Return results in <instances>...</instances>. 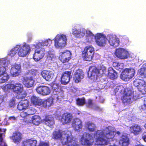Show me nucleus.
I'll use <instances>...</instances> for the list:
<instances>
[{
	"mask_svg": "<svg viewBox=\"0 0 146 146\" xmlns=\"http://www.w3.org/2000/svg\"><path fill=\"white\" fill-rule=\"evenodd\" d=\"M85 126L90 132H94L96 130L95 124L90 121H88L85 123Z\"/></svg>",
	"mask_w": 146,
	"mask_h": 146,
	"instance_id": "nucleus-31",
	"label": "nucleus"
},
{
	"mask_svg": "<svg viewBox=\"0 0 146 146\" xmlns=\"http://www.w3.org/2000/svg\"><path fill=\"white\" fill-rule=\"evenodd\" d=\"M142 138L146 142V132H144L142 134Z\"/></svg>",
	"mask_w": 146,
	"mask_h": 146,
	"instance_id": "nucleus-51",
	"label": "nucleus"
},
{
	"mask_svg": "<svg viewBox=\"0 0 146 146\" xmlns=\"http://www.w3.org/2000/svg\"><path fill=\"white\" fill-rule=\"evenodd\" d=\"M10 118H12V119H15V117H10Z\"/></svg>",
	"mask_w": 146,
	"mask_h": 146,
	"instance_id": "nucleus-58",
	"label": "nucleus"
},
{
	"mask_svg": "<svg viewBox=\"0 0 146 146\" xmlns=\"http://www.w3.org/2000/svg\"><path fill=\"white\" fill-rule=\"evenodd\" d=\"M52 40L50 39L46 40L44 41H42L41 42L38 43V45L40 46H49L52 44Z\"/></svg>",
	"mask_w": 146,
	"mask_h": 146,
	"instance_id": "nucleus-37",
	"label": "nucleus"
},
{
	"mask_svg": "<svg viewBox=\"0 0 146 146\" xmlns=\"http://www.w3.org/2000/svg\"><path fill=\"white\" fill-rule=\"evenodd\" d=\"M94 109H95V110H98L100 109V108L98 106H97V105H96V106H95Z\"/></svg>",
	"mask_w": 146,
	"mask_h": 146,
	"instance_id": "nucleus-53",
	"label": "nucleus"
},
{
	"mask_svg": "<svg viewBox=\"0 0 146 146\" xmlns=\"http://www.w3.org/2000/svg\"><path fill=\"white\" fill-rule=\"evenodd\" d=\"M12 138L15 143H17L21 140L22 139V135L19 132L16 131L13 133Z\"/></svg>",
	"mask_w": 146,
	"mask_h": 146,
	"instance_id": "nucleus-27",
	"label": "nucleus"
},
{
	"mask_svg": "<svg viewBox=\"0 0 146 146\" xmlns=\"http://www.w3.org/2000/svg\"><path fill=\"white\" fill-rule=\"evenodd\" d=\"M52 88L56 92H59L62 91V88L60 85L58 83H54L52 86Z\"/></svg>",
	"mask_w": 146,
	"mask_h": 146,
	"instance_id": "nucleus-36",
	"label": "nucleus"
},
{
	"mask_svg": "<svg viewBox=\"0 0 146 146\" xmlns=\"http://www.w3.org/2000/svg\"><path fill=\"white\" fill-rule=\"evenodd\" d=\"M128 76L129 77V79L132 78L134 76L135 73V70L134 69L132 68H127Z\"/></svg>",
	"mask_w": 146,
	"mask_h": 146,
	"instance_id": "nucleus-43",
	"label": "nucleus"
},
{
	"mask_svg": "<svg viewBox=\"0 0 146 146\" xmlns=\"http://www.w3.org/2000/svg\"><path fill=\"white\" fill-rule=\"evenodd\" d=\"M82 122L78 118L74 119L72 123V127L74 130L78 132L80 131L82 129Z\"/></svg>",
	"mask_w": 146,
	"mask_h": 146,
	"instance_id": "nucleus-15",
	"label": "nucleus"
},
{
	"mask_svg": "<svg viewBox=\"0 0 146 146\" xmlns=\"http://www.w3.org/2000/svg\"><path fill=\"white\" fill-rule=\"evenodd\" d=\"M116 133L118 135H119L120 134V132L119 131H117V132Z\"/></svg>",
	"mask_w": 146,
	"mask_h": 146,
	"instance_id": "nucleus-57",
	"label": "nucleus"
},
{
	"mask_svg": "<svg viewBox=\"0 0 146 146\" xmlns=\"http://www.w3.org/2000/svg\"><path fill=\"white\" fill-rule=\"evenodd\" d=\"M35 90L38 94L42 96H47L50 92V90L49 88L44 85L37 86Z\"/></svg>",
	"mask_w": 146,
	"mask_h": 146,
	"instance_id": "nucleus-12",
	"label": "nucleus"
},
{
	"mask_svg": "<svg viewBox=\"0 0 146 146\" xmlns=\"http://www.w3.org/2000/svg\"><path fill=\"white\" fill-rule=\"evenodd\" d=\"M9 76L6 72L4 66H0V83H2L8 80Z\"/></svg>",
	"mask_w": 146,
	"mask_h": 146,
	"instance_id": "nucleus-17",
	"label": "nucleus"
},
{
	"mask_svg": "<svg viewBox=\"0 0 146 146\" xmlns=\"http://www.w3.org/2000/svg\"><path fill=\"white\" fill-rule=\"evenodd\" d=\"M52 138L54 139H60V141L62 145L67 146H76V141L72 136L70 133L66 131L62 135L60 130L56 129L53 132Z\"/></svg>",
	"mask_w": 146,
	"mask_h": 146,
	"instance_id": "nucleus-1",
	"label": "nucleus"
},
{
	"mask_svg": "<svg viewBox=\"0 0 146 146\" xmlns=\"http://www.w3.org/2000/svg\"><path fill=\"white\" fill-rule=\"evenodd\" d=\"M35 48V53L33 54V58L35 60L38 61L43 58L44 55L45 50L44 48L38 45V44L36 45Z\"/></svg>",
	"mask_w": 146,
	"mask_h": 146,
	"instance_id": "nucleus-9",
	"label": "nucleus"
},
{
	"mask_svg": "<svg viewBox=\"0 0 146 146\" xmlns=\"http://www.w3.org/2000/svg\"><path fill=\"white\" fill-rule=\"evenodd\" d=\"M37 141L36 140L29 139L23 141L22 143V146H36Z\"/></svg>",
	"mask_w": 146,
	"mask_h": 146,
	"instance_id": "nucleus-30",
	"label": "nucleus"
},
{
	"mask_svg": "<svg viewBox=\"0 0 146 146\" xmlns=\"http://www.w3.org/2000/svg\"><path fill=\"white\" fill-rule=\"evenodd\" d=\"M118 90V92L122 95L121 100L124 103H130L132 99L135 100L140 98L138 92L125 88L122 86H120Z\"/></svg>",
	"mask_w": 146,
	"mask_h": 146,
	"instance_id": "nucleus-3",
	"label": "nucleus"
},
{
	"mask_svg": "<svg viewBox=\"0 0 146 146\" xmlns=\"http://www.w3.org/2000/svg\"><path fill=\"white\" fill-rule=\"evenodd\" d=\"M3 89L5 92L11 90L14 93L18 94H22L23 91V85L19 82L15 84H7L4 86Z\"/></svg>",
	"mask_w": 146,
	"mask_h": 146,
	"instance_id": "nucleus-5",
	"label": "nucleus"
},
{
	"mask_svg": "<svg viewBox=\"0 0 146 146\" xmlns=\"http://www.w3.org/2000/svg\"><path fill=\"white\" fill-rule=\"evenodd\" d=\"M83 78V76L82 74L76 72L74 74L73 80L76 83H78L80 82Z\"/></svg>",
	"mask_w": 146,
	"mask_h": 146,
	"instance_id": "nucleus-34",
	"label": "nucleus"
},
{
	"mask_svg": "<svg viewBox=\"0 0 146 146\" xmlns=\"http://www.w3.org/2000/svg\"><path fill=\"white\" fill-rule=\"evenodd\" d=\"M31 120L33 123L36 125H38L41 121V118L38 115H35L32 116Z\"/></svg>",
	"mask_w": 146,
	"mask_h": 146,
	"instance_id": "nucleus-32",
	"label": "nucleus"
},
{
	"mask_svg": "<svg viewBox=\"0 0 146 146\" xmlns=\"http://www.w3.org/2000/svg\"><path fill=\"white\" fill-rule=\"evenodd\" d=\"M37 73V71L36 70L31 69L29 70L27 74L31 76L30 77H34L36 75Z\"/></svg>",
	"mask_w": 146,
	"mask_h": 146,
	"instance_id": "nucleus-41",
	"label": "nucleus"
},
{
	"mask_svg": "<svg viewBox=\"0 0 146 146\" xmlns=\"http://www.w3.org/2000/svg\"><path fill=\"white\" fill-rule=\"evenodd\" d=\"M40 146H49L48 143L44 142H40Z\"/></svg>",
	"mask_w": 146,
	"mask_h": 146,
	"instance_id": "nucleus-50",
	"label": "nucleus"
},
{
	"mask_svg": "<svg viewBox=\"0 0 146 146\" xmlns=\"http://www.w3.org/2000/svg\"><path fill=\"white\" fill-rule=\"evenodd\" d=\"M72 54L70 52L66 50L64 52L60 53L59 59L62 63L68 62L71 59Z\"/></svg>",
	"mask_w": 146,
	"mask_h": 146,
	"instance_id": "nucleus-13",
	"label": "nucleus"
},
{
	"mask_svg": "<svg viewBox=\"0 0 146 146\" xmlns=\"http://www.w3.org/2000/svg\"><path fill=\"white\" fill-rule=\"evenodd\" d=\"M128 75L127 68H125L121 74V78L125 81H128L130 80Z\"/></svg>",
	"mask_w": 146,
	"mask_h": 146,
	"instance_id": "nucleus-33",
	"label": "nucleus"
},
{
	"mask_svg": "<svg viewBox=\"0 0 146 146\" xmlns=\"http://www.w3.org/2000/svg\"><path fill=\"white\" fill-rule=\"evenodd\" d=\"M119 143L122 146H128L129 143V140L125 135H122L119 141Z\"/></svg>",
	"mask_w": 146,
	"mask_h": 146,
	"instance_id": "nucleus-28",
	"label": "nucleus"
},
{
	"mask_svg": "<svg viewBox=\"0 0 146 146\" xmlns=\"http://www.w3.org/2000/svg\"><path fill=\"white\" fill-rule=\"evenodd\" d=\"M22 95L20 96L18 98L19 99H23L25 98L27 95V94L26 92H24L22 94Z\"/></svg>",
	"mask_w": 146,
	"mask_h": 146,
	"instance_id": "nucleus-52",
	"label": "nucleus"
},
{
	"mask_svg": "<svg viewBox=\"0 0 146 146\" xmlns=\"http://www.w3.org/2000/svg\"><path fill=\"white\" fill-rule=\"evenodd\" d=\"M73 118L72 115L71 113H64L61 116L60 121L63 125H68L71 122Z\"/></svg>",
	"mask_w": 146,
	"mask_h": 146,
	"instance_id": "nucleus-11",
	"label": "nucleus"
},
{
	"mask_svg": "<svg viewBox=\"0 0 146 146\" xmlns=\"http://www.w3.org/2000/svg\"><path fill=\"white\" fill-rule=\"evenodd\" d=\"M76 104L79 106H83L86 104V100L84 97L78 98L76 100Z\"/></svg>",
	"mask_w": 146,
	"mask_h": 146,
	"instance_id": "nucleus-39",
	"label": "nucleus"
},
{
	"mask_svg": "<svg viewBox=\"0 0 146 146\" xmlns=\"http://www.w3.org/2000/svg\"><path fill=\"white\" fill-rule=\"evenodd\" d=\"M144 105L146 109V98H145L144 99Z\"/></svg>",
	"mask_w": 146,
	"mask_h": 146,
	"instance_id": "nucleus-54",
	"label": "nucleus"
},
{
	"mask_svg": "<svg viewBox=\"0 0 146 146\" xmlns=\"http://www.w3.org/2000/svg\"><path fill=\"white\" fill-rule=\"evenodd\" d=\"M21 66L20 64H15L13 65L10 70V73L13 77L18 76L21 71Z\"/></svg>",
	"mask_w": 146,
	"mask_h": 146,
	"instance_id": "nucleus-20",
	"label": "nucleus"
},
{
	"mask_svg": "<svg viewBox=\"0 0 146 146\" xmlns=\"http://www.w3.org/2000/svg\"><path fill=\"white\" fill-rule=\"evenodd\" d=\"M54 39V46L56 48L63 47L66 44L67 38L65 35H57Z\"/></svg>",
	"mask_w": 146,
	"mask_h": 146,
	"instance_id": "nucleus-6",
	"label": "nucleus"
},
{
	"mask_svg": "<svg viewBox=\"0 0 146 146\" xmlns=\"http://www.w3.org/2000/svg\"><path fill=\"white\" fill-rule=\"evenodd\" d=\"M42 121L43 124L50 127H52L55 123L54 118L51 115H45Z\"/></svg>",
	"mask_w": 146,
	"mask_h": 146,
	"instance_id": "nucleus-18",
	"label": "nucleus"
},
{
	"mask_svg": "<svg viewBox=\"0 0 146 146\" xmlns=\"http://www.w3.org/2000/svg\"><path fill=\"white\" fill-rule=\"evenodd\" d=\"M115 54L116 56L121 59L127 58L129 56L128 51L123 48H118L116 50Z\"/></svg>",
	"mask_w": 146,
	"mask_h": 146,
	"instance_id": "nucleus-14",
	"label": "nucleus"
},
{
	"mask_svg": "<svg viewBox=\"0 0 146 146\" xmlns=\"http://www.w3.org/2000/svg\"><path fill=\"white\" fill-rule=\"evenodd\" d=\"M115 132L109 129L108 127L106 128L103 131L98 130L94 135L96 138V141L98 142V144L107 145L108 143V139H112L114 137Z\"/></svg>",
	"mask_w": 146,
	"mask_h": 146,
	"instance_id": "nucleus-2",
	"label": "nucleus"
},
{
	"mask_svg": "<svg viewBox=\"0 0 146 146\" xmlns=\"http://www.w3.org/2000/svg\"><path fill=\"white\" fill-rule=\"evenodd\" d=\"M108 40L109 44L114 47H116L119 45V41L118 38L112 35H110Z\"/></svg>",
	"mask_w": 146,
	"mask_h": 146,
	"instance_id": "nucleus-25",
	"label": "nucleus"
},
{
	"mask_svg": "<svg viewBox=\"0 0 146 146\" xmlns=\"http://www.w3.org/2000/svg\"><path fill=\"white\" fill-rule=\"evenodd\" d=\"M94 50L91 45L87 46L82 52L81 56L84 61H90L94 57Z\"/></svg>",
	"mask_w": 146,
	"mask_h": 146,
	"instance_id": "nucleus-4",
	"label": "nucleus"
},
{
	"mask_svg": "<svg viewBox=\"0 0 146 146\" xmlns=\"http://www.w3.org/2000/svg\"><path fill=\"white\" fill-rule=\"evenodd\" d=\"M42 104L44 107H49L52 104L53 100L50 98H48L44 101H42Z\"/></svg>",
	"mask_w": 146,
	"mask_h": 146,
	"instance_id": "nucleus-38",
	"label": "nucleus"
},
{
	"mask_svg": "<svg viewBox=\"0 0 146 146\" xmlns=\"http://www.w3.org/2000/svg\"><path fill=\"white\" fill-rule=\"evenodd\" d=\"M31 104L35 106H40L42 104V101L39 97L32 96L30 98Z\"/></svg>",
	"mask_w": 146,
	"mask_h": 146,
	"instance_id": "nucleus-23",
	"label": "nucleus"
},
{
	"mask_svg": "<svg viewBox=\"0 0 146 146\" xmlns=\"http://www.w3.org/2000/svg\"><path fill=\"white\" fill-rule=\"evenodd\" d=\"M108 76L111 79L113 80L117 77V73L112 68H109L108 69Z\"/></svg>",
	"mask_w": 146,
	"mask_h": 146,
	"instance_id": "nucleus-29",
	"label": "nucleus"
},
{
	"mask_svg": "<svg viewBox=\"0 0 146 146\" xmlns=\"http://www.w3.org/2000/svg\"><path fill=\"white\" fill-rule=\"evenodd\" d=\"M27 111L28 115H31L35 113L36 110L34 108H31L28 109Z\"/></svg>",
	"mask_w": 146,
	"mask_h": 146,
	"instance_id": "nucleus-45",
	"label": "nucleus"
},
{
	"mask_svg": "<svg viewBox=\"0 0 146 146\" xmlns=\"http://www.w3.org/2000/svg\"><path fill=\"white\" fill-rule=\"evenodd\" d=\"M130 132L136 135L140 134L142 131L141 127L137 124H135L129 127Z\"/></svg>",
	"mask_w": 146,
	"mask_h": 146,
	"instance_id": "nucleus-24",
	"label": "nucleus"
},
{
	"mask_svg": "<svg viewBox=\"0 0 146 146\" xmlns=\"http://www.w3.org/2000/svg\"><path fill=\"white\" fill-rule=\"evenodd\" d=\"M24 106H23V105L20 102L19 103L17 106V108L19 110H26V109Z\"/></svg>",
	"mask_w": 146,
	"mask_h": 146,
	"instance_id": "nucleus-48",
	"label": "nucleus"
},
{
	"mask_svg": "<svg viewBox=\"0 0 146 146\" xmlns=\"http://www.w3.org/2000/svg\"><path fill=\"white\" fill-rule=\"evenodd\" d=\"M119 64V63H117V66H118V65Z\"/></svg>",
	"mask_w": 146,
	"mask_h": 146,
	"instance_id": "nucleus-59",
	"label": "nucleus"
},
{
	"mask_svg": "<svg viewBox=\"0 0 146 146\" xmlns=\"http://www.w3.org/2000/svg\"><path fill=\"white\" fill-rule=\"evenodd\" d=\"M20 115L22 118H25L28 115L27 111H23L21 113Z\"/></svg>",
	"mask_w": 146,
	"mask_h": 146,
	"instance_id": "nucleus-49",
	"label": "nucleus"
},
{
	"mask_svg": "<svg viewBox=\"0 0 146 146\" xmlns=\"http://www.w3.org/2000/svg\"><path fill=\"white\" fill-rule=\"evenodd\" d=\"M139 75L143 77H146V68H141L139 72Z\"/></svg>",
	"mask_w": 146,
	"mask_h": 146,
	"instance_id": "nucleus-42",
	"label": "nucleus"
},
{
	"mask_svg": "<svg viewBox=\"0 0 146 146\" xmlns=\"http://www.w3.org/2000/svg\"><path fill=\"white\" fill-rule=\"evenodd\" d=\"M21 102L26 109L28 108L29 105V102L28 100L25 99L21 101Z\"/></svg>",
	"mask_w": 146,
	"mask_h": 146,
	"instance_id": "nucleus-44",
	"label": "nucleus"
},
{
	"mask_svg": "<svg viewBox=\"0 0 146 146\" xmlns=\"http://www.w3.org/2000/svg\"><path fill=\"white\" fill-rule=\"evenodd\" d=\"M93 105L92 100L91 99L88 100V102L86 103V106L88 108H90L92 107Z\"/></svg>",
	"mask_w": 146,
	"mask_h": 146,
	"instance_id": "nucleus-47",
	"label": "nucleus"
},
{
	"mask_svg": "<svg viewBox=\"0 0 146 146\" xmlns=\"http://www.w3.org/2000/svg\"><path fill=\"white\" fill-rule=\"evenodd\" d=\"M22 81L23 84L27 88L32 87L35 82L34 80L31 77H24L23 78Z\"/></svg>",
	"mask_w": 146,
	"mask_h": 146,
	"instance_id": "nucleus-22",
	"label": "nucleus"
},
{
	"mask_svg": "<svg viewBox=\"0 0 146 146\" xmlns=\"http://www.w3.org/2000/svg\"><path fill=\"white\" fill-rule=\"evenodd\" d=\"M72 33L75 37L79 38L81 37V33H82L80 30L76 29H73L72 30Z\"/></svg>",
	"mask_w": 146,
	"mask_h": 146,
	"instance_id": "nucleus-40",
	"label": "nucleus"
},
{
	"mask_svg": "<svg viewBox=\"0 0 146 146\" xmlns=\"http://www.w3.org/2000/svg\"><path fill=\"white\" fill-rule=\"evenodd\" d=\"M106 72V68L103 65H100L98 68H97L96 67H94L90 72V76L89 73H88V74L90 77H93L94 78H96L97 77L104 74Z\"/></svg>",
	"mask_w": 146,
	"mask_h": 146,
	"instance_id": "nucleus-7",
	"label": "nucleus"
},
{
	"mask_svg": "<svg viewBox=\"0 0 146 146\" xmlns=\"http://www.w3.org/2000/svg\"><path fill=\"white\" fill-rule=\"evenodd\" d=\"M70 66V63L68 64H67V67H66V68H68Z\"/></svg>",
	"mask_w": 146,
	"mask_h": 146,
	"instance_id": "nucleus-55",
	"label": "nucleus"
},
{
	"mask_svg": "<svg viewBox=\"0 0 146 146\" xmlns=\"http://www.w3.org/2000/svg\"><path fill=\"white\" fill-rule=\"evenodd\" d=\"M0 137L1 138H0V141H1H1H2V137H1V135H0Z\"/></svg>",
	"mask_w": 146,
	"mask_h": 146,
	"instance_id": "nucleus-56",
	"label": "nucleus"
},
{
	"mask_svg": "<svg viewBox=\"0 0 146 146\" xmlns=\"http://www.w3.org/2000/svg\"><path fill=\"white\" fill-rule=\"evenodd\" d=\"M96 44L100 47L105 46L106 44L107 38L101 33H97L94 36Z\"/></svg>",
	"mask_w": 146,
	"mask_h": 146,
	"instance_id": "nucleus-10",
	"label": "nucleus"
},
{
	"mask_svg": "<svg viewBox=\"0 0 146 146\" xmlns=\"http://www.w3.org/2000/svg\"><path fill=\"white\" fill-rule=\"evenodd\" d=\"M54 59V55L53 53H51L50 52H48L47 54V60L49 61H51Z\"/></svg>",
	"mask_w": 146,
	"mask_h": 146,
	"instance_id": "nucleus-46",
	"label": "nucleus"
},
{
	"mask_svg": "<svg viewBox=\"0 0 146 146\" xmlns=\"http://www.w3.org/2000/svg\"><path fill=\"white\" fill-rule=\"evenodd\" d=\"M133 84L138 89L145 88L146 86V82L144 80L139 79H135L134 81Z\"/></svg>",
	"mask_w": 146,
	"mask_h": 146,
	"instance_id": "nucleus-26",
	"label": "nucleus"
},
{
	"mask_svg": "<svg viewBox=\"0 0 146 146\" xmlns=\"http://www.w3.org/2000/svg\"><path fill=\"white\" fill-rule=\"evenodd\" d=\"M94 142L92 136L88 133H85L81 138V143L87 146L91 145Z\"/></svg>",
	"mask_w": 146,
	"mask_h": 146,
	"instance_id": "nucleus-8",
	"label": "nucleus"
},
{
	"mask_svg": "<svg viewBox=\"0 0 146 146\" xmlns=\"http://www.w3.org/2000/svg\"><path fill=\"white\" fill-rule=\"evenodd\" d=\"M31 50L30 47L28 45L24 44L20 47L18 50V55L21 57H24L29 53Z\"/></svg>",
	"mask_w": 146,
	"mask_h": 146,
	"instance_id": "nucleus-16",
	"label": "nucleus"
},
{
	"mask_svg": "<svg viewBox=\"0 0 146 146\" xmlns=\"http://www.w3.org/2000/svg\"><path fill=\"white\" fill-rule=\"evenodd\" d=\"M71 74V71H66L62 73L60 80L62 84L66 85L70 81Z\"/></svg>",
	"mask_w": 146,
	"mask_h": 146,
	"instance_id": "nucleus-19",
	"label": "nucleus"
},
{
	"mask_svg": "<svg viewBox=\"0 0 146 146\" xmlns=\"http://www.w3.org/2000/svg\"><path fill=\"white\" fill-rule=\"evenodd\" d=\"M41 74L43 78L47 81H51L54 76L53 73L50 70H42L41 72Z\"/></svg>",
	"mask_w": 146,
	"mask_h": 146,
	"instance_id": "nucleus-21",
	"label": "nucleus"
},
{
	"mask_svg": "<svg viewBox=\"0 0 146 146\" xmlns=\"http://www.w3.org/2000/svg\"><path fill=\"white\" fill-rule=\"evenodd\" d=\"M20 47V45H17L13 48L9 52L8 55L11 57L14 56L17 53V51Z\"/></svg>",
	"mask_w": 146,
	"mask_h": 146,
	"instance_id": "nucleus-35",
	"label": "nucleus"
}]
</instances>
